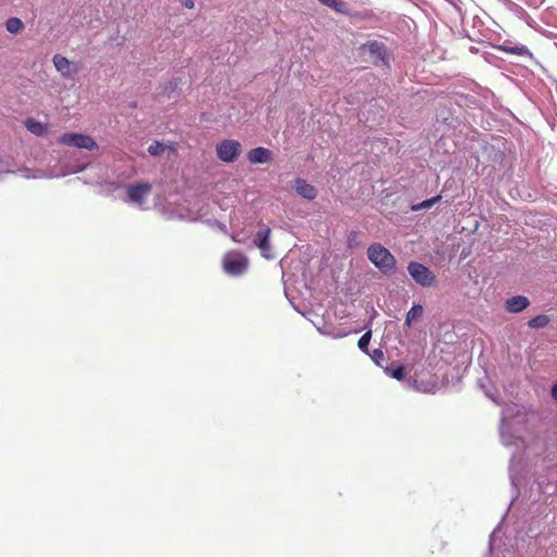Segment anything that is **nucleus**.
Instances as JSON below:
<instances>
[{
  "label": "nucleus",
  "instance_id": "obj_10",
  "mask_svg": "<svg viewBox=\"0 0 557 557\" xmlns=\"http://www.w3.org/2000/svg\"><path fill=\"white\" fill-rule=\"evenodd\" d=\"M294 187H295L296 193L300 197L308 199V200H313L318 195L315 187L313 185L309 184L304 178L295 180Z\"/></svg>",
  "mask_w": 557,
  "mask_h": 557
},
{
  "label": "nucleus",
  "instance_id": "obj_6",
  "mask_svg": "<svg viewBox=\"0 0 557 557\" xmlns=\"http://www.w3.org/2000/svg\"><path fill=\"white\" fill-rule=\"evenodd\" d=\"M240 144L237 140L225 139L216 146V156L223 162H234L240 153Z\"/></svg>",
  "mask_w": 557,
  "mask_h": 557
},
{
  "label": "nucleus",
  "instance_id": "obj_8",
  "mask_svg": "<svg viewBox=\"0 0 557 557\" xmlns=\"http://www.w3.org/2000/svg\"><path fill=\"white\" fill-rule=\"evenodd\" d=\"M52 62L57 71L60 72L61 75L65 78H71L78 72V67L67 58L61 54H55L52 59Z\"/></svg>",
  "mask_w": 557,
  "mask_h": 557
},
{
  "label": "nucleus",
  "instance_id": "obj_11",
  "mask_svg": "<svg viewBox=\"0 0 557 557\" xmlns=\"http://www.w3.org/2000/svg\"><path fill=\"white\" fill-rule=\"evenodd\" d=\"M530 306V301L525 296H513L506 300L505 308L508 312L518 313Z\"/></svg>",
  "mask_w": 557,
  "mask_h": 557
},
{
  "label": "nucleus",
  "instance_id": "obj_12",
  "mask_svg": "<svg viewBox=\"0 0 557 557\" xmlns=\"http://www.w3.org/2000/svg\"><path fill=\"white\" fill-rule=\"evenodd\" d=\"M362 49H367L369 51L374 62L384 61L385 59L386 50L383 42L371 40L362 45Z\"/></svg>",
  "mask_w": 557,
  "mask_h": 557
},
{
  "label": "nucleus",
  "instance_id": "obj_22",
  "mask_svg": "<svg viewBox=\"0 0 557 557\" xmlns=\"http://www.w3.org/2000/svg\"><path fill=\"white\" fill-rule=\"evenodd\" d=\"M183 5L187 9H193L195 7V3L193 0H184Z\"/></svg>",
  "mask_w": 557,
  "mask_h": 557
},
{
  "label": "nucleus",
  "instance_id": "obj_5",
  "mask_svg": "<svg viewBox=\"0 0 557 557\" xmlns=\"http://www.w3.org/2000/svg\"><path fill=\"white\" fill-rule=\"evenodd\" d=\"M59 143L65 146L97 150L98 145L92 137L77 133H65L59 138Z\"/></svg>",
  "mask_w": 557,
  "mask_h": 557
},
{
  "label": "nucleus",
  "instance_id": "obj_7",
  "mask_svg": "<svg viewBox=\"0 0 557 557\" xmlns=\"http://www.w3.org/2000/svg\"><path fill=\"white\" fill-rule=\"evenodd\" d=\"M152 186L150 183H139L127 187V197L129 201L143 205L145 198L150 194Z\"/></svg>",
  "mask_w": 557,
  "mask_h": 557
},
{
  "label": "nucleus",
  "instance_id": "obj_16",
  "mask_svg": "<svg viewBox=\"0 0 557 557\" xmlns=\"http://www.w3.org/2000/svg\"><path fill=\"white\" fill-rule=\"evenodd\" d=\"M25 126L27 127V129L30 133H33V134H35L37 136H40V135L45 134L46 131H47V127L42 123H40L38 121H35L33 119H28L25 122Z\"/></svg>",
  "mask_w": 557,
  "mask_h": 557
},
{
  "label": "nucleus",
  "instance_id": "obj_21",
  "mask_svg": "<svg viewBox=\"0 0 557 557\" xmlns=\"http://www.w3.org/2000/svg\"><path fill=\"white\" fill-rule=\"evenodd\" d=\"M370 339H371V331H368L358 338V341H357L358 348H367L370 343Z\"/></svg>",
  "mask_w": 557,
  "mask_h": 557
},
{
  "label": "nucleus",
  "instance_id": "obj_9",
  "mask_svg": "<svg viewBox=\"0 0 557 557\" xmlns=\"http://www.w3.org/2000/svg\"><path fill=\"white\" fill-rule=\"evenodd\" d=\"M272 151L264 147H257L248 151L247 159L252 164L269 163L272 161Z\"/></svg>",
  "mask_w": 557,
  "mask_h": 557
},
{
  "label": "nucleus",
  "instance_id": "obj_13",
  "mask_svg": "<svg viewBox=\"0 0 557 557\" xmlns=\"http://www.w3.org/2000/svg\"><path fill=\"white\" fill-rule=\"evenodd\" d=\"M270 228H265L263 231H260L256 235L255 244L256 246L262 251L264 257H269L267 255V251L270 248Z\"/></svg>",
  "mask_w": 557,
  "mask_h": 557
},
{
  "label": "nucleus",
  "instance_id": "obj_14",
  "mask_svg": "<svg viewBox=\"0 0 557 557\" xmlns=\"http://www.w3.org/2000/svg\"><path fill=\"white\" fill-rule=\"evenodd\" d=\"M423 314V307L421 305H413L407 312L405 324L410 326L413 322L418 321Z\"/></svg>",
  "mask_w": 557,
  "mask_h": 557
},
{
  "label": "nucleus",
  "instance_id": "obj_24",
  "mask_svg": "<svg viewBox=\"0 0 557 557\" xmlns=\"http://www.w3.org/2000/svg\"><path fill=\"white\" fill-rule=\"evenodd\" d=\"M233 240L237 242V243H240V240H238L235 236H233Z\"/></svg>",
  "mask_w": 557,
  "mask_h": 557
},
{
  "label": "nucleus",
  "instance_id": "obj_3",
  "mask_svg": "<svg viewBox=\"0 0 557 557\" xmlns=\"http://www.w3.org/2000/svg\"><path fill=\"white\" fill-rule=\"evenodd\" d=\"M371 355L372 360L383 368L387 374L396 380H403L405 376V366L399 361H393L388 363L385 359V352L388 354L389 350H372Z\"/></svg>",
  "mask_w": 557,
  "mask_h": 557
},
{
  "label": "nucleus",
  "instance_id": "obj_1",
  "mask_svg": "<svg viewBox=\"0 0 557 557\" xmlns=\"http://www.w3.org/2000/svg\"><path fill=\"white\" fill-rule=\"evenodd\" d=\"M368 259L385 275H391L396 270V259L387 248L379 243L369 246Z\"/></svg>",
  "mask_w": 557,
  "mask_h": 557
},
{
  "label": "nucleus",
  "instance_id": "obj_18",
  "mask_svg": "<svg viewBox=\"0 0 557 557\" xmlns=\"http://www.w3.org/2000/svg\"><path fill=\"white\" fill-rule=\"evenodd\" d=\"M549 322V318L545 314H540L534 317L528 322V325L532 329H543L545 327Z\"/></svg>",
  "mask_w": 557,
  "mask_h": 557
},
{
  "label": "nucleus",
  "instance_id": "obj_20",
  "mask_svg": "<svg viewBox=\"0 0 557 557\" xmlns=\"http://www.w3.org/2000/svg\"><path fill=\"white\" fill-rule=\"evenodd\" d=\"M165 150V147L162 143L160 141H153L149 147H148V152L151 154V156H160L164 152Z\"/></svg>",
  "mask_w": 557,
  "mask_h": 557
},
{
  "label": "nucleus",
  "instance_id": "obj_2",
  "mask_svg": "<svg viewBox=\"0 0 557 557\" xmlns=\"http://www.w3.org/2000/svg\"><path fill=\"white\" fill-rule=\"evenodd\" d=\"M248 268V259L239 251H228L223 257V270L233 276L243 274Z\"/></svg>",
  "mask_w": 557,
  "mask_h": 557
},
{
  "label": "nucleus",
  "instance_id": "obj_19",
  "mask_svg": "<svg viewBox=\"0 0 557 557\" xmlns=\"http://www.w3.org/2000/svg\"><path fill=\"white\" fill-rule=\"evenodd\" d=\"M441 199V196H435L431 199H426L418 205H414L412 206V210L413 211H418V210H421V209H429L431 208L433 205H435L438 200Z\"/></svg>",
  "mask_w": 557,
  "mask_h": 557
},
{
  "label": "nucleus",
  "instance_id": "obj_4",
  "mask_svg": "<svg viewBox=\"0 0 557 557\" xmlns=\"http://www.w3.org/2000/svg\"><path fill=\"white\" fill-rule=\"evenodd\" d=\"M407 269L412 280L421 286L430 287L436 282L434 273L422 263L412 261Z\"/></svg>",
  "mask_w": 557,
  "mask_h": 557
},
{
  "label": "nucleus",
  "instance_id": "obj_15",
  "mask_svg": "<svg viewBox=\"0 0 557 557\" xmlns=\"http://www.w3.org/2000/svg\"><path fill=\"white\" fill-rule=\"evenodd\" d=\"M5 28L10 34H18L23 30L24 24L18 17H10L5 22Z\"/></svg>",
  "mask_w": 557,
  "mask_h": 557
},
{
  "label": "nucleus",
  "instance_id": "obj_23",
  "mask_svg": "<svg viewBox=\"0 0 557 557\" xmlns=\"http://www.w3.org/2000/svg\"><path fill=\"white\" fill-rule=\"evenodd\" d=\"M552 397L557 400V383L554 384L552 388Z\"/></svg>",
  "mask_w": 557,
  "mask_h": 557
},
{
  "label": "nucleus",
  "instance_id": "obj_17",
  "mask_svg": "<svg viewBox=\"0 0 557 557\" xmlns=\"http://www.w3.org/2000/svg\"><path fill=\"white\" fill-rule=\"evenodd\" d=\"M323 5L337 13H347V4L344 0H324Z\"/></svg>",
  "mask_w": 557,
  "mask_h": 557
},
{
  "label": "nucleus",
  "instance_id": "obj_25",
  "mask_svg": "<svg viewBox=\"0 0 557 557\" xmlns=\"http://www.w3.org/2000/svg\"><path fill=\"white\" fill-rule=\"evenodd\" d=\"M319 1H320L322 4H323V2H324V0H319Z\"/></svg>",
  "mask_w": 557,
  "mask_h": 557
}]
</instances>
